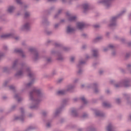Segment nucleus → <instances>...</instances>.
I'll use <instances>...</instances> for the list:
<instances>
[{
    "label": "nucleus",
    "mask_w": 131,
    "mask_h": 131,
    "mask_svg": "<svg viewBox=\"0 0 131 131\" xmlns=\"http://www.w3.org/2000/svg\"><path fill=\"white\" fill-rule=\"evenodd\" d=\"M43 97V92L42 90L38 88H33L29 93V100L31 101L33 105L29 107L31 110L37 109L39 107V103Z\"/></svg>",
    "instance_id": "nucleus-1"
},
{
    "label": "nucleus",
    "mask_w": 131,
    "mask_h": 131,
    "mask_svg": "<svg viewBox=\"0 0 131 131\" xmlns=\"http://www.w3.org/2000/svg\"><path fill=\"white\" fill-rule=\"evenodd\" d=\"M20 67L21 69L16 73L15 76L16 78H19L20 76H22L24 71H26L28 73V76L32 80L29 83L26 84V88H30V86L34 83V81H35V75L34 74V73L31 71V69H30L26 63H21Z\"/></svg>",
    "instance_id": "nucleus-2"
},
{
    "label": "nucleus",
    "mask_w": 131,
    "mask_h": 131,
    "mask_svg": "<svg viewBox=\"0 0 131 131\" xmlns=\"http://www.w3.org/2000/svg\"><path fill=\"white\" fill-rule=\"evenodd\" d=\"M126 13V10H124L122 11L119 14H118L116 16H114L111 18L110 20V24L109 25L110 27H114L116 26V20L119 17H121V16H123Z\"/></svg>",
    "instance_id": "nucleus-3"
},
{
    "label": "nucleus",
    "mask_w": 131,
    "mask_h": 131,
    "mask_svg": "<svg viewBox=\"0 0 131 131\" xmlns=\"http://www.w3.org/2000/svg\"><path fill=\"white\" fill-rule=\"evenodd\" d=\"M29 51L31 53H33L32 59L34 62H36V61H38L40 59V56H39V53H38V51L36 48H30L29 49Z\"/></svg>",
    "instance_id": "nucleus-4"
},
{
    "label": "nucleus",
    "mask_w": 131,
    "mask_h": 131,
    "mask_svg": "<svg viewBox=\"0 0 131 131\" xmlns=\"http://www.w3.org/2000/svg\"><path fill=\"white\" fill-rule=\"evenodd\" d=\"M86 63L85 61H79V63L77 65V68L78 69V71L77 72V74L78 75H81L82 74V72H83V70L81 69L82 67H83V65Z\"/></svg>",
    "instance_id": "nucleus-5"
},
{
    "label": "nucleus",
    "mask_w": 131,
    "mask_h": 131,
    "mask_svg": "<svg viewBox=\"0 0 131 131\" xmlns=\"http://www.w3.org/2000/svg\"><path fill=\"white\" fill-rule=\"evenodd\" d=\"M112 1L113 0H101L99 1V4H103L105 9H109L112 7Z\"/></svg>",
    "instance_id": "nucleus-6"
},
{
    "label": "nucleus",
    "mask_w": 131,
    "mask_h": 131,
    "mask_svg": "<svg viewBox=\"0 0 131 131\" xmlns=\"http://www.w3.org/2000/svg\"><path fill=\"white\" fill-rule=\"evenodd\" d=\"M21 115L19 116L15 117V120H19L23 122L25 118V114H24V108L23 107L20 108Z\"/></svg>",
    "instance_id": "nucleus-7"
},
{
    "label": "nucleus",
    "mask_w": 131,
    "mask_h": 131,
    "mask_svg": "<svg viewBox=\"0 0 131 131\" xmlns=\"http://www.w3.org/2000/svg\"><path fill=\"white\" fill-rule=\"evenodd\" d=\"M122 83H123V86L124 88H129L130 86L131 79L126 78L121 80Z\"/></svg>",
    "instance_id": "nucleus-8"
},
{
    "label": "nucleus",
    "mask_w": 131,
    "mask_h": 131,
    "mask_svg": "<svg viewBox=\"0 0 131 131\" xmlns=\"http://www.w3.org/2000/svg\"><path fill=\"white\" fill-rule=\"evenodd\" d=\"M20 30L22 31H30V23L29 22L25 23L20 28Z\"/></svg>",
    "instance_id": "nucleus-9"
},
{
    "label": "nucleus",
    "mask_w": 131,
    "mask_h": 131,
    "mask_svg": "<svg viewBox=\"0 0 131 131\" xmlns=\"http://www.w3.org/2000/svg\"><path fill=\"white\" fill-rule=\"evenodd\" d=\"M14 36H15V33H9L0 36V38H1V39H6V38H12L14 37Z\"/></svg>",
    "instance_id": "nucleus-10"
},
{
    "label": "nucleus",
    "mask_w": 131,
    "mask_h": 131,
    "mask_svg": "<svg viewBox=\"0 0 131 131\" xmlns=\"http://www.w3.org/2000/svg\"><path fill=\"white\" fill-rule=\"evenodd\" d=\"M110 83L112 84H114V85L115 88H116V89H119V88H122V86H123V84L122 83V81H120V82L115 83V80H111L110 81Z\"/></svg>",
    "instance_id": "nucleus-11"
},
{
    "label": "nucleus",
    "mask_w": 131,
    "mask_h": 131,
    "mask_svg": "<svg viewBox=\"0 0 131 131\" xmlns=\"http://www.w3.org/2000/svg\"><path fill=\"white\" fill-rule=\"evenodd\" d=\"M56 54L57 55V60H58V61H63V60H64V57H63V56L61 55V53L56 52L55 51H51L52 55H56Z\"/></svg>",
    "instance_id": "nucleus-12"
},
{
    "label": "nucleus",
    "mask_w": 131,
    "mask_h": 131,
    "mask_svg": "<svg viewBox=\"0 0 131 131\" xmlns=\"http://www.w3.org/2000/svg\"><path fill=\"white\" fill-rule=\"evenodd\" d=\"M74 89H75V86L73 84H70L68 85L67 86V89L66 90V92H67V93H73L74 91Z\"/></svg>",
    "instance_id": "nucleus-13"
},
{
    "label": "nucleus",
    "mask_w": 131,
    "mask_h": 131,
    "mask_svg": "<svg viewBox=\"0 0 131 131\" xmlns=\"http://www.w3.org/2000/svg\"><path fill=\"white\" fill-rule=\"evenodd\" d=\"M14 53H16V54H19L20 55L21 57L23 58H26V55L25 54H24V52H23V50L21 49H14Z\"/></svg>",
    "instance_id": "nucleus-14"
},
{
    "label": "nucleus",
    "mask_w": 131,
    "mask_h": 131,
    "mask_svg": "<svg viewBox=\"0 0 131 131\" xmlns=\"http://www.w3.org/2000/svg\"><path fill=\"white\" fill-rule=\"evenodd\" d=\"M68 102H69V99L68 98H64L62 99L60 107L64 109V108L66 107V105H68Z\"/></svg>",
    "instance_id": "nucleus-15"
},
{
    "label": "nucleus",
    "mask_w": 131,
    "mask_h": 131,
    "mask_svg": "<svg viewBox=\"0 0 131 131\" xmlns=\"http://www.w3.org/2000/svg\"><path fill=\"white\" fill-rule=\"evenodd\" d=\"M18 60H15L13 62L12 66L10 68V70H17V69H18Z\"/></svg>",
    "instance_id": "nucleus-16"
},
{
    "label": "nucleus",
    "mask_w": 131,
    "mask_h": 131,
    "mask_svg": "<svg viewBox=\"0 0 131 131\" xmlns=\"http://www.w3.org/2000/svg\"><path fill=\"white\" fill-rule=\"evenodd\" d=\"M92 89H94V92L95 94H99L100 93V90L98 89V84L97 83H94L91 85Z\"/></svg>",
    "instance_id": "nucleus-17"
},
{
    "label": "nucleus",
    "mask_w": 131,
    "mask_h": 131,
    "mask_svg": "<svg viewBox=\"0 0 131 131\" xmlns=\"http://www.w3.org/2000/svg\"><path fill=\"white\" fill-rule=\"evenodd\" d=\"M16 10V7L14 6H9L7 7V12L8 14H13L14 13V11Z\"/></svg>",
    "instance_id": "nucleus-18"
},
{
    "label": "nucleus",
    "mask_w": 131,
    "mask_h": 131,
    "mask_svg": "<svg viewBox=\"0 0 131 131\" xmlns=\"http://www.w3.org/2000/svg\"><path fill=\"white\" fill-rule=\"evenodd\" d=\"M75 31V29L74 28L70 27V26H68L67 28V33L68 34H71V33H74Z\"/></svg>",
    "instance_id": "nucleus-19"
},
{
    "label": "nucleus",
    "mask_w": 131,
    "mask_h": 131,
    "mask_svg": "<svg viewBox=\"0 0 131 131\" xmlns=\"http://www.w3.org/2000/svg\"><path fill=\"white\" fill-rule=\"evenodd\" d=\"M67 16L69 17V21L72 22L76 20V16H72L69 12L67 13Z\"/></svg>",
    "instance_id": "nucleus-20"
},
{
    "label": "nucleus",
    "mask_w": 131,
    "mask_h": 131,
    "mask_svg": "<svg viewBox=\"0 0 131 131\" xmlns=\"http://www.w3.org/2000/svg\"><path fill=\"white\" fill-rule=\"evenodd\" d=\"M63 109H64V108H63V107H61V106L57 108L55 110V112L54 113L55 116H58V115H59V114H60V113L62 112V111H63Z\"/></svg>",
    "instance_id": "nucleus-21"
},
{
    "label": "nucleus",
    "mask_w": 131,
    "mask_h": 131,
    "mask_svg": "<svg viewBox=\"0 0 131 131\" xmlns=\"http://www.w3.org/2000/svg\"><path fill=\"white\" fill-rule=\"evenodd\" d=\"M82 8L83 9V13H86L90 9V5H89V4H84L82 5Z\"/></svg>",
    "instance_id": "nucleus-22"
},
{
    "label": "nucleus",
    "mask_w": 131,
    "mask_h": 131,
    "mask_svg": "<svg viewBox=\"0 0 131 131\" xmlns=\"http://www.w3.org/2000/svg\"><path fill=\"white\" fill-rule=\"evenodd\" d=\"M67 92L66 90H59L56 92V95L57 96H64V95H66Z\"/></svg>",
    "instance_id": "nucleus-23"
},
{
    "label": "nucleus",
    "mask_w": 131,
    "mask_h": 131,
    "mask_svg": "<svg viewBox=\"0 0 131 131\" xmlns=\"http://www.w3.org/2000/svg\"><path fill=\"white\" fill-rule=\"evenodd\" d=\"M92 53H93V55L94 57H95V58H97V57H99V52L98 51V49H94V50H92Z\"/></svg>",
    "instance_id": "nucleus-24"
},
{
    "label": "nucleus",
    "mask_w": 131,
    "mask_h": 131,
    "mask_svg": "<svg viewBox=\"0 0 131 131\" xmlns=\"http://www.w3.org/2000/svg\"><path fill=\"white\" fill-rule=\"evenodd\" d=\"M107 131H115V127L113 126V125L110 124L107 127Z\"/></svg>",
    "instance_id": "nucleus-25"
},
{
    "label": "nucleus",
    "mask_w": 131,
    "mask_h": 131,
    "mask_svg": "<svg viewBox=\"0 0 131 131\" xmlns=\"http://www.w3.org/2000/svg\"><path fill=\"white\" fill-rule=\"evenodd\" d=\"M95 115H96V116H98L99 117H104L105 114H104L100 111H96L95 112Z\"/></svg>",
    "instance_id": "nucleus-26"
},
{
    "label": "nucleus",
    "mask_w": 131,
    "mask_h": 131,
    "mask_svg": "<svg viewBox=\"0 0 131 131\" xmlns=\"http://www.w3.org/2000/svg\"><path fill=\"white\" fill-rule=\"evenodd\" d=\"M77 27L78 28V29L81 30V29L84 27V24L83 23H77Z\"/></svg>",
    "instance_id": "nucleus-27"
},
{
    "label": "nucleus",
    "mask_w": 131,
    "mask_h": 131,
    "mask_svg": "<svg viewBox=\"0 0 131 131\" xmlns=\"http://www.w3.org/2000/svg\"><path fill=\"white\" fill-rule=\"evenodd\" d=\"M72 115L74 116V117H77L78 116V114H77V111L75 108H73L71 111Z\"/></svg>",
    "instance_id": "nucleus-28"
},
{
    "label": "nucleus",
    "mask_w": 131,
    "mask_h": 131,
    "mask_svg": "<svg viewBox=\"0 0 131 131\" xmlns=\"http://www.w3.org/2000/svg\"><path fill=\"white\" fill-rule=\"evenodd\" d=\"M42 24H43V25H49V24H50V22H49L48 19L43 17L42 20Z\"/></svg>",
    "instance_id": "nucleus-29"
},
{
    "label": "nucleus",
    "mask_w": 131,
    "mask_h": 131,
    "mask_svg": "<svg viewBox=\"0 0 131 131\" xmlns=\"http://www.w3.org/2000/svg\"><path fill=\"white\" fill-rule=\"evenodd\" d=\"M14 98L17 99L18 102H21L23 100V98H20V94H16L14 96Z\"/></svg>",
    "instance_id": "nucleus-30"
},
{
    "label": "nucleus",
    "mask_w": 131,
    "mask_h": 131,
    "mask_svg": "<svg viewBox=\"0 0 131 131\" xmlns=\"http://www.w3.org/2000/svg\"><path fill=\"white\" fill-rule=\"evenodd\" d=\"M31 13L29 11H27L24 14V17L25 19H27L30 17Z\"/></svg>",
    "instance_id": "nucleus-31"
},
{
    "label": "nucleus",
    "mask_w": 131,
    "mask_h": 131,
    "mask_svg": "<svg viewBox=\"0 0 131 131\" xmlns=\"http://www.w3.org/2000/svg\"><path fill=\"white\" fill-rule=\"evenodd\" d=\"M103 107H105L106 108H110L111 107V104L108 102H104L102 103Z\"/></svg>",
    "instance_id": "nucleus-32"
},
{
    "label": "nucleus",
    "mask_w": 131,
    "mask_h": 131,
    "mask_svg": "<svg viewBox=\"0 0 131 131\" xmlns=\"http://www.w3.org/2000/svg\"><path fill=\"white\" fill-rule=\"evenodd\" d=\"M102 39H103V37L102 36L97 37L93 40V42H98V41H100V40H102Z\"/></svg>",
    "instance_id": "nucleus-33"
},
{
    "label": "nucleus",
    "mask_w": 131,
    "mask_h": 131,
    "mask_svg": "<svg viewBox=\"0 0 131 131\" xmlns=\"http://www.w3.org/2000/svg\"><path fill=\"white\" fill-rule=\"evenodd\" d=\"M10 70H11L10 69V68L8 67H5L3 68V72H5L6 73H9V72H10Z\"/></svg>",
    "instance_id": "nucleus-34"
},
{
    "label": "nucleus",
    "mask_w": 131,
    "mask_h": 131,
    "mask_svg": "<svg viewBox=\"0 0 131 131\" xmlns=\"http://www.w3.org/2000/svg\"><path fill=\"white\" fill-rule=\"evenodd\" d=\"M123 96L124 98L127 100V101L128 102V101H129V99H130V94H124Z\"/></svg>",
    "instance_id": "nucleus-35"
},
{
    "label": "nucleus",
    "mask_w": 131,
    "mask_h": 131,
    "mask_svg": "<svg viewBox=\"0 0 131 131\" xmlns=\"http://www.w3.org/2000/svg\"><path fill=\"white\" fill-rule=\"evenodd\" d=\"M45 61L48 64H50V63H52V57H48L46 58Z\"/></svg>",
    "instance_id": "nucleus-36"
},
{
    "label": "nucleus",
    "mask_w": 131,
    "mask_h": 131,
    "mask_svg": "<svg viewBox=\"0 0 131 131\" xmlns=\"http://www.w3.org/2000/svg\"><path fill=\"white\" fill-rule=\"evenodd\" d=\"M54 10H55V7L52 6L48 10H47L46 12L47 14H50L52 12H53V11H54Z\"/></svg>",
    "instance_id": "nucleus-37"
},
{
    "label": "nucleus",
    "mask_w": 131,
    "mask_h": 131,
    "mask_svg": "<svg viewBox=\"0 0 131 131\" xmlns=\"http://www.w3.org/2000/svg\"><path fill=\"white\" fill-rule=\"evenodd\" d=\"M81 101L83 103V104H88V100H86V99H85V97L84 96H82L80 98Z\"/></svg>",
    "instance_id": "nucleus-38"
},
{
    "label": "nucleus",
    "mask_w": 131,
    "mask_h": 131,
    "mask_svg": "<svg viewBox=\"0 0 131 131\" xmlns=\"http://www.w3.org/2000/svg\"><path fill=\"white\" fill-rule=\"evenodd\" d=\"M62 11H63L62 9H59L58 10L57 13H56L55 16H54V18L55 19H56V18H58V16H59V15H60V14H62Z\"/></svg>",
    "instance_id": "nucleus-39"
},
{
    "label": "nucleus",
    "mask_w": 131,
    "mask_h": 131,
    "mask_svg": "<svg viewBox=\"0 0 131 131\" xmlns=\"http://www.w3.org/2000/svg\"><path fill=\"white\" fill-rule=\"evenodd\" d=\"M126 70L128 72L131 71V63H128L126 65Z\"/></svg>",
    "instance_id": "nucleus-40"
},
{
    "label": "nucleus",
    "mask_w": 131,
    "mask_h": 131,
    "mask_svg": "<svg viewBox=\"0 0 131 131\" xmlns=\"http://www.w3.org/2000/svg\"><path fill=\"white\" fill-rule=\"evenodd\" d=\"M86 131H96V129L94 127H88Z\"/></svg>",
    "instance_id": "nucleus-41"
},
{
    "label": "nucleus",
    "mask_w": 131,
    "mask_h": 131,
    "mask_svg": "<svg viewBox=\"0 0 131 131\" xmlns=\"http://www.w3.org/2000/svg\"><path fill=\"white\" fill-rule=\"evenodd\" d=\"M45 32L47 35H51V34H53V31H52L46 30Z\"/></svg>",
    "instance_id": "nucleus-42"
},
{
    "label": "nucleus",
    "mask_w": 131,
    "mask_h": 131,
    "mask_svg": "<svg viewBox=\"0 0 131 131\" xmlns=\"http://www.w3.org/2000/svg\"><path fill=\"white\" fill-rule=\"evenodd\" d=\"M55 75H57V71L53 70L51 73V76H55Z\"/></svg>",
    "instance_id": "nucleus-43"
},
{
    "label": "nucleus",
    "mask_w": 131,
    "mask_h": 131,
    "mask_svg": "<svg viewBox=\"0 0 131 131\" xmlns=\"http://www.w3.org/2000/svg\"><path fill=\"white\" fill-rule=\"evenodd\" d=\"M129 57H130V53H126L125 56V60H127V59H129Z\"/></svg>",
    "instance_id": "nucleus-44"
},
{
    "label": "nucleus",
    "mask_w": 131,
    "mask_h": 131,
    "mask_svg": "<svg viewBox=\"0 0 131 131\" xmlns=\"http://www.w3.org/2000/svg\"><path fill=\"white\" fill-rule=\"evenodd\" d=\"M107 47L109 50H114L115 49V47L112 45H110Z\"/></svg>",
    "instance_id": "nucleus-45"
},
{
    "label": "nucleus",
    "mask_w": 131,
    "mask_h": 131,
    "mask_svg": "<svg viewBox=\"0 0 131 131\" xmlns=\"http://www.w3.org/2000/svg\"><path fill=\"white\" fill-rule=\"evenodd\" d=\"M62 49H63V51H65V52H68V51H70V48H69V47H62Z\"/></svg>",
    "instance_id": "nucleus-46"
},
{
    "label": "nucleus",
    "mask_w": 131,
    "mask_h": 131,
    "mask_svg": "<svg viewBox=\"0 0 131 131\" xmlns=\"http://www.w3.org/2000/svg\"><path fill=\"white\" fill-rule=\"evenodd\" d=\"M60 24H61L60 23L56 24L54 25V28L55 29H58V28H59V26H60Z\"/></svg>",
    "instance_id": "nucleus-47"
},
{
    "label": "nucleus",
    "mask_w": 131,
    "mask_h": 131,
    "mask_svg": "<svg viewBox=\"0 0 131 131\" xmlns=\"http://www.w3.org/2000/svg\"><path fill=\"white\" fill-rule=\"evenodd\" d=\"M48 112L44 111L42 113V115L43 116V117H47V116H48Z\"/></svg>",
    "instance_id": "nucleus-48"
},
{
    "label": "nucleus",
    "mask_w": 131,
    "mask_h": 131,
    "mask_svg": "<svg viewBox=\"0 0 131 131\" xmlns=\"http://www.w3.org/2000/svg\"><path fill=\"white\" fill-rule=\"evenodd\" d=\"M9 89H10V90H11L12 91H13V92H14V93H15V92H16V89H15V87L13 85L9 86Z\"/></svg>",
    "instance_id": "nucleus-49"
},
{
    "label": "nucleus",
    "mask_w": 131,
    "mask_h": 131,
    "mask_svg": "<svg viewBox=\"0 0 131 131\" xmlns=\"http://www.w3.org/2000/svg\"><path fill=\"white\" fill-rule=\"evenodd\" d=\"M74 60H75V56H71L70 57V62H71V63H74Z\"/></svg>",
    "instance_id": "nucleus-50"
},
{
    "label": "nucleus",
    "mask_w": 131,
    "mask_h": 131,
    "mask_svg": "<svg viewBox=\"0 0 131 131\" xmlns=\"http://www.w3.org/2000/svg\"><path fill=\"white\" fill-rule=\"evenodd\" d=\"M5 57V53L3 52H0V60H2V58Z\"/></svg>",
    "instance_id": "nucleus-51"
},
{
    "label": "nucleus",
    "mask_w": 131,
    "mask_h": 131,
    "mask_svg": "<svg viewBox=\"0 0 131 131\" xmlns=\"http://www.w3.org/2000/svg\"><path fill=\"white\" fill-rule=\"evenodd\" d=\"M116 102L117 104H120L121 103V100H120L119 98L116 99Z\"/></svg>",
    "instance_id": "nucleus-52"
},
{
    "label": "nucleus",
    "mask_w": 131,
    "mask_h": 131,
    "mask_svg": "<svg viewBox=\"0 0 131 131\" xmlns=\"http://www.w3.org/2000/svg\"><path fill=\"white\" fill-rule=\"evenodd\" d=\"M8 83H9V81H5L4 83H3V86L4 88L7 87V85H8Z\"/></svg>",
    "instance_id": "nucleus-53"
},
{
    "label": "nucleus",
    "mask_w": 131,
    "mask_h": 131,
    "mask_svg": "<svg viewBox=\"0 0 131 131\" xmlns=\"http://www.w3.org/2000/svg\"><path fill=\"white\" fill-rule=\"evenodd\" d=\"M63 80H64V79L63 78L59 79L57 80V83H61V82H63Z\"/></svg>",
    "instance_id": "nucleus-54"
},
{
    "label": "nucleus",
    "mask_w": 131,
    "mask_h": 131,
    "mask_svg": "<svg viewBox=\"0 0 131 131\" xmlns=\"http://www.w3.org/2000/svg\"><path fill=\"white\" fill-rule=\"evenodd\" d=\"M81 36L82 37H83V38H88V35L86 34H84V33L82 34Z\"/></svg>",
    "instance_id": "nucleus-55"
},
{
    "label": "nucleus",
    "mask_w": 131,
    "mask_h": 131,
    "mask_svg": "<svg viewBox=\"0 0 131 131\" xmlns=\"http://www.w3.org/2000/svg\"><path fill=\"white\" fill-rule=\"evenodd\" d=\"M51 126V122H48L47 124H46V127H48V128H50Z\"/></svg>",
    "instance_id": "nucleus-56"
},
{
    "label": "nucleus",
    "mask_w": 131,
    "mask_h": 131,
    "mask_svg": "<svg viewBox=\"0 0 131 131\" xmlns=\"http://www.w3.org/2000/svg\"><path fill=\"white\" fill-rule=\"evenodd\" d=\"M112 56H113V57H115L116 56V51H114L112 52Z\"/></svg>",
    "instance_id": "nucleus-57"
},
{
    "label": "nucleus",
    "mask_w": 131,
    "mask_h": 131,
    "mask_svg": "<svg viewBox=\"0 0 131 131\" xmlns=\"http://www.w3.org/2000/svg\"><path fill=\"white\" fill-rule=\"evenodd\" d=\"M55 46L56 47H62V45H61L60 43H55Z\"/></svg>",
    "instance_id": "nucleus-58"
},
{
    "label": "nucleus",
    "mask_w": 131,
    "mask_h": 131,
    "mask_svg": "<svg viewBox=\"0 0 131 131\" xmlns=\"http://www.w3.org/2000/svg\"><path fill=\"white\" fill-rule=\"evenodd\" d=\"M16 2L18 5H22V1L21 0H16Z\"/></svg>",
    "instance_id": "nucleus-59"
},
{
    "label": "nucleus",
    "mask_w": 131,
    "mask_h": 131,
    "mask_svg": "<svg viewBox=\"0 0 131 131\" xmlns=\"http://www.w3.org/2000/svg\"><path fill=\"white\" fill-rule=\"evenodd\" d=\"M13 37H14V39H15V40H19V39H20V37H19V36L15 37V35Z\"/></svg>",
    "instance_id": "nucleus-60"
},
{
    "label": "nucleus",
    "mask_w": 131,
    "mask_h": 131,
    "mask_svg": "<svg viewBox=\"0 0 131 131\" xmlns=\"http://www.w3.org/2000/svg\"><path fill=\"white\" fill-rule=\"evenodd\" d=\"M82 117L83 118H85V117H88V114L84 113L83 115L82 116Z\"/></svg>",
    "instance_id": "nucleus-61"
},
{
    "label": "nucleus",
    "mask_w": 131,
    "mask_h": 131,
    "mask_svg": "<svg viewBox=\"0 0 131 131\" xmlns=\"http://www.w3.org/2000/svg\"><path fill=\"white\" fill-rule=\"evenodd\" d=\"M107 51H109V48L108 47V46L107 47L104 48L103 49V51L104 52H107Z\"/></svg>",
    "instance_id": "nucleus-62"
},
{
    "label": "nucleus",
    "mask_w": 131,
    "mask_h": 131,
    "mask_svg": "<svg viewBox=\"0 0 131 131\" xmlns=\"http://www.w3.org/2000/svg\"><path fill=\"white\" fill-rule=\"evenodd\" d=\"M78 80H79L78 78L75 79V80H74V83H76V82H78Z\"/></svg>",
    "instance_id": "nucleus-63"
},
{
    "label": "nucleus",
    "mask_w": 131,
    "mask_h": 131,
    "mask_svg": "<svg viewBox=\"0 0 131 131\" xmlns=\"http://www.w3.org/2000/svg\"><path fill=\"white\" fill-rule=\"evenodd\" d=\"M128 47H131V41L127 43Z\"/></svg>",
    "instance_id": "nucleus-64"
}]
</instances>
